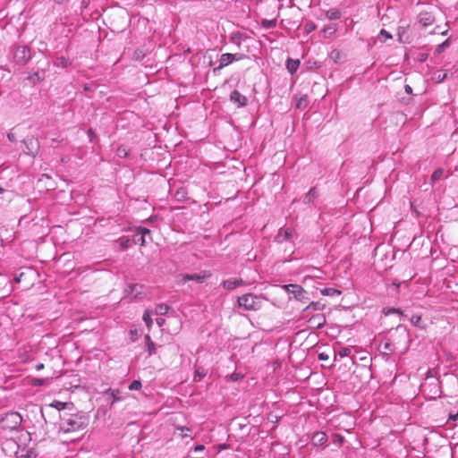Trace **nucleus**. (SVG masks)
Listing matches in <instances>:
<instances>
[{
  "instance_id": "4be33fe9",
  "label": "nucleus",
  "mask_w": 458,
  "mask_h": 458,
  "mask_svg": "<svg viewBox=\"0 0 458 458\" xmlns=\"http://www.w3.org/2000/svg\"><path fill=\"white\" fill-rule=\"evenodd\" d=\"M320 293L323 295H327V296H332L334 294H337V295L341 294V291L334 289V288H325V289L320 290Z\"/></svg>"
},
{
  "instance_id": "f704fd0d",
  "label": "nucleus",
  "mask_w": 458,
  "mask_h": 458,
  "mask_svg": "<svg viewBox=\"0 0 458 458\" xmlns=\"http://www.w3.org/2000/svg\"><path fill=\"white\" fill-rule=\"evenodd\" d=\"M384 313L386 315H389L390 313H397V314H400V315H403V311L398 310V309H389L387 310H384Z\"/></svg>"
},
{
  "instance_id": "13d9d810",
  "label": "nucleus",
  "mask_w": 458,
  "mask_h": 458,
  "mask_svg": "<svg viewBox=\"0 0 458 458\" xmlns=\"http://www.w3.org/2000/svg\"><path fill=\"white\" fill-rule=\"evenodd\" d=\"M433 386H435V388H438V383H437V382H436V381H435V382L433 383Z\"/></svg>"
},
{
  "instance_id": "49530a36",
  "label": "nucleus",
  "mask_w": 458,
  "mask_h": 458,
  "mask_svg": "<svg viewBox=\"0 0 458 458\" xmlns=\"http://www.w3.org/2000/svg\"><path fill=\"white\" fill-rule=\"evenodd\" d=\"M19 52H21V53L23 55V57H25V53H26V48H25V47H19V48L17 49V53H16V55H17Z\"/></svg>"
},
{
  "instance_id": "de8ad7c7",
  "label": "nucleus",
  "mask_w": 458,
  "mask_h": 458,
  "mask_svg": "<svg viewBox=\"0 0 458 458\" xmlns=\"http://www.w3.org/2000/svg\"><path fill=\"white\" fill-rule=\"evenodd\" d=\"M318 358H319V360H327L328 356H327L326 353L322 352V353H320V354L318 355Z\"/></svg>"
},
{
  "instance_id": "20e7f679",
  "label": "nucleus",
  "mask_w": 458,
  "mask_h": 458,
  "mask_svg": "<svg viewBox=\"0 0 458 458\" xmlns=\"http://www.w3.org/2000/svg\"><path fill=\"white\" fill-rule=\"evenodd\" d=\"M23 144L25 145L26 149L24 150L26 154L36 156L38 152L39 144L38 140L33 136H28L23 140Z\"/></svg>"
},
{
  "instance_id": "f03ea898",
  "label": "nucleus",
  "mask_w": 458,
  "mask_h": 458,
  "mask_svg": "<svg viewBox=\"0 0 458 458\" xmlns=\"http://www.w3.org/2000/svg\"><path fill=\"white\" fill-rule=\"evenodd\" d=\"M238 305L246 310H257L260 307L259 298L252 293H246L238 298Z\"/></svg>"
},
{
  "instance_id": "680f3d73",
  "label": "nucleus",
  "mask_w": 458,
  "mask_h": 458,
  "mask_svg": "<svg viewBox=\"0 0 458 458\" xmlns=\"http://www.w3.org/2000/svg\"><path fill=\"white\" fill-rule=\"evenodd\" d=\"M89 134L92 135V131L91 130L89 131Z\"/></svg>"
},
{
  "instance_id": "1a4fd4ad",
  "label": "nucleus",
  "mask_w": 458,
  "mask_h": 458,
  "mask_svg": "<svg viewBox=\"0 0 458 458\" xmlns=\"http://www.w3.org/2000/svg\"><path fill=\"white\" fill-rule=\"evenodd\" d=\"M223 286L226 290H233L239 286L244 284V281L242 279H228L223 282Z\"/></svg>"
},
{
  "instance_id": "39448f33",
  "label": "nucleus",
  "mask_w": 458,
  "mask_h": 458,
  "mask_svg": "<svg viewBox=\"0 0 458 458\" xmlns=\"http://www.w3.org/2000/svg\"><path fill=\"white\" fill-rule=\"evenodd\" d=\"M210 276V274L207 272H203L202 274H186L182 276V283H186L187 281L192 280L197 283H203L205 279Z\"/></svg>"
},
{
  "instance_id": "473e14b6",
  "label": "nucleus",
  "mask_w": 458,
  "mask_h": 458,
  "mask_svg": "<svg viewBox=\"0 0 458 458\" xmlns=\"http://www.w3.org/2000/svg\"><path fill=\"white\" fill-rule=\"evenodd\" d=\"M136 233H137V234H141V235L146 236L147 234H148L150 233V231L145 227H138L136 229Z\"/></svg>"
},
{
  "instance_id": "ea45409f",
  "label": "nucleus",
  "mask_w": 458,
  "mask_h": 458,
  "mask_svg": "<svg viewBox=\"0 0 458 458\" xmlns=\"http://www.w3.org/2000/svg\"><path fill=\"white\" fill-rule=\"evenodd\" d=\"M293 231L290 228H287L285 231H284V235H285V238L286 239H289L292 235H293Z\"/></svg>"
},
{
  "instance_id": "a211bd4d",
  "label": "nucleus",
  "mask_w": 458,
  "mask_h": 458,
  "mask_svg": "<svg viewBox=\"0 0 458 458\" xmlns=\"http://www.w3.org/2000/svg\"><path fill=\"white\" fill-rule=\"evenodd\" d=\"M336 30L335 25H329L323 29L322 33L325 38H329L335 33Z\"/></svg>"
},
{
  "instance_id": "2eb2a0df",
  "label": "nucleus",
  "mask_w": 458,
  "mask_h": 458,
  "mask_svg": "<svg viewBox=\"0 0 458 458\" xmlns=\"http://www.w3.org/2000/svg\"><path fill=\"white\" fill-rule=\"evenodd\" d=\"M325 307H326V305L321 304L319 301H312L303 310V312H306L310 310H323L325 309Z\"/></svg>"
},
{
  "instance_id": "ddd939ff",
  "label": "nucleus",
  "mask_w": 458,
  "mask_h": 458,
  "mask_svg": "<svg viewBox=\"0 0 458 458\" xmlns=\"http://www.w3.org/2000/svg\"><path fill=\"white\" fill-rule=\"evenodd\" d=\"M4 420H10L11 422H13V428L19 426L21 423V420H22L21 416L19 413H17V412L8 413L5 416Z\"/></svg>"
},
{
  "instance_id": "79ce46f5",
  "label": "nucleus",
  "mask_w": 458,
  "mask_h": 458,
  "mask_svg": "<svg viewBox=\"0 0 458 458\" xmlns=\"http://www.w3.org/2000/svg\"><path fill=\"white\" fill-rule=\"evenodd\" d=\"M7 137H8L9 140L12 141V142L16 140V135L13 132H9L7 134Z\"/></svg>"
},
{
  "instance_id": "6e6d98bb",
  "label": "nucleus",
  "mask_w": 458,
  "mask_h": 458,
  "mask_svg": "<svg viewBox=\"0 0 458 458\" xmlns=\"http://www.w3.org/2000/svg\"><path fill=\"white\" fill-rule=\"evenodd\" d=\"M131 334L132 335H134L135 337H137V336H138V332H137V330H135V331H132V330H131Z\"/></svg>"
},
{
  "instance_id": "0eeeda50",
  "label": "nucleus",
  "mask_w": 458,
  "mask_h": 458,
  "mask_svg": "<svg viewBox=\"0 0 458 458\" xmlns=\"http://www.w3.org/2000/svg\"><path fill=\"white\" fill-rule=\"evenodd\" d=\"M310 327L321 328L326 324V317L324 314H316L308 321Z\"/></svg>"
},
{
  "instance_id": "37998d69",
  "label": "nucleus",
  "mask_w": 458,
  "mask_h": 458,
  "mask_svg": "<svg viewBox=\"0 0 458 458\" xmlns=\"http://www.w3.org/2000/svg\"><path fill=\"white\" fill-rule=\"evenodd\" d=\"M116 394H119L118 390H113L112 395L114 396V402L119 401V397H117Z\"/></svg>"
},
{
  "instance_id": "c756f323",
  "label": "nucleus",
  "mask_w": 458,
  "mask_h": 458,
  "mask_svg": "<svg viewBox=\"0 0 458 458\" xmlns=\"http://www.w3.org/2000/svg\"><path fill=\"white\" fill-rule=\"evenodd\" d=\"M338 354L339 356L341 357H347L351 354V349L348 348V347H344V348H342L339 352H338Z\"/></svg>"
},
{
  "instance_id": "c03bdc74",
  "label": "nucleus",
  "mask_w": 458,
  "mask_h": 458,
  "mask_svg": "<svg viewBox=\"0 0 458 458\" xmlns=\"http://www.w3.org/2000/svg\"><path fill=\"white\" fill-rule=\"evenodd\" d=\"M449 419L455 421L458 419V411L455 414H449Z\"/></svg>"
},
{
  "instance_id": "052dcab7",
  "label": "nucleus",
  "mask_w": 458,
  "mask_h": 458,
  "mask_svg": "<svg viewBox=\"0 0 458 458\" xmlns=\"http://www.w3.org/2000/svg\"><path fill=\"white\" fill-rule=\"evenodd\" d=\"M425 385L422 386V391L424 392L425 391Z\"/></svg>"
},
{
  "instance_id": "5701e85b",
  "label": "nucleus",
  "mask_w": 458,
  "mask_h": 458,
  "mask_svg": "<svg viewBox=\"0 0 458 458\" xmlns=\"http://www.w3.org/2000/svg\"><path fill=\"white\" fill-rule=\"evenodd\" d=\"M143 320L146 323V326L148 327V328L150 329L153 325V320L150 317V313H149L148 310H145V312L143 314Z\"/></svg>"
},
{
  "instance_id": "9b49d317",
  "label": "nucleus",
  "mask_w": 458,
  "mask_h": 458,
  "mask_svg": "<svg viewBox=\"0 0 458 458\" xmlns=\"http://www.w3.org/2000/svg\"><path fill=\"white\" fill-rule=\"evenodd\" d=\"M242 59V57H239V58H236L234 55L233 54H223L221 55V58H220V64H219V67L218 68H223L226 65H228L229 64L233 63V61L235 60H240Z\"/></svg>"
},
{
  "instance_id": "6ab92c4d",
  "label": "nucleus",
  "mask_w": 458,
  "mask_h": 458,
  "mask_svg": "<svg viewBox=\"0 0 458 458\" xmlns=\"http://www.w3.org/2000/svg\"><path fill=\"white\" fill-rule=\"evenodd\" d=\"M326 15L329 20H337L341 17L340 12L336 9L328 10Z\"/></svg>"
},
{
  "instance_id": "393cba45",
  "label": "nucleus",
  "mask_w": 458,
  "mask_h": 458,
  "mask_svg": "<svg viewBox=\"0 0 458 458\" xmlns=\"http://www.w3.org/2000/svg\"><path fill=\"white\" fill-rule=\"evenodd\" d=\"M317 198V191L316 190L313 188L311 190H310V191L306 194L305 196V201L306 202H311L314 200V199Z\"/></svg>"
},
{
  "instance_id": "4d7b16f0",
  "label": "nucleus",
  "mask_w": 458,
  "mask_h": 458,
  "mask_svg": "<svg viewBox=\"0 0 458 458\" xmlns=\"http://www.w3.org/2000/svg\"><path fill=\"white\" fill-rule=\"evenodd\" d=\"M43 178L50 179V177L48 175L43 174L42 178L39 180V182H41L43 180Z\"/></svg>"
},
{
  "instance_id": "a19ab883",
  "label": "nucleus",
  "mask_w": 458,
  "mask_h": 458,
  "mask_svg": "<svg viewBox=\"0 0 458 458\" xmlns=\"http://www.w3.org/2000/svg\"><path fill=\"white\" fill-rule=\"evenodd\" d=\"M230 378H231L233 381H237L238 379L242 378V377H241V375H240V374L233 373V374L230 376Z\"/></svg>"
},
{
  "instance_id": "a18cd8bd",
  "label": "nucleus",
  "mask_w": 458,
  "mask_h": 458,
  "mask_svg": "<svg viewBox=\"0 0 458 458\" xmlns=\"http://www.w3.org/2000/svg\"><path fill=\"white\" fill-rule=\"evenodd\" d=\"M146 236L144 235H141L139 242L140 243L141 246H144L146 244V239H145Z\"/></svg>"
},
{
  "instance_id": "f8f14e48",
  "label": "nucleus",
  "mask_w": 458,
  "mask_h": 458,
  "mask_svg": "<svg viewBox=\"0 0 458 458\" xmlns=\"http://www.w3.org/2000/svg\"><path fill=\"white\" fill-rule=\"evenodd\" d=\"M50 406L55 408L58 411L65 409L71 410L73 408V403L70 402L64 403L60 401H54L53 403H50Z\"/></svg>"
},
{
  "instance_id": "a878e982",
  "label": "nucleus",
  "mask_w": 458,
  "mask_h": 458,
  "mask_svg": "<svg viewBox=\"0 0 458 458\" xmlns=\"http://www.w3.org/2000/svg\"><path fill=\"white\" fill-rule=\"evenodd\" d=\"M261 24L264 28H267V29L274 28L276 25V20H263Z\"/></svg>"
},
{
  "instance_id": "bf43d9fd",
  "label": "nucleus",
  "mask_w": 458,
  "mask_h": 458,
  "mask_svg": "<svg viewBox=\"0 0 458 458\" xmlns=\"http://www.w3.org/2000/svg\"><path fill=\"white\" fill-rule=\"evenodd\" d=\"M4 189L0 186V193L4 192Z\"/></svg>"
},
{
  "instance_id": "7ed1b4c3",
  "label": "nucleus",
  "mask_w": 458,
  "mask_h": 458,
  "mask_svg": "<svg viewBox=\"0 0 458 458\" xmlns=\"http://www.w3.org/2000/svg\"><path fill=\"white\" fill-rule=\"evenodd\" d=\"M283 288L290 293H293L294 298L297 300V301H305L308 300V298L306 297V291L300 285H297V284H284L283 285Z\"/></svg>"
},
{
  "instance_id": "e2e57ef3",
  "label": "nucleus",
  "mask_w": 458,
  "mask_h": 458,
  "mask_svg": "<svg viewBox=\"0 0 458 458\" xmlns=\"http://www.w3.org/2000/svg\"><path fill=\"white\" fill-rule=\"evenodd\" d=\"M338 441H343V437H340V438H338Z\"/></svg>"
},
{
  "instance_id": "5fc2aeb1",
  "label": "nucleus",
  "mask_w": 458,
  "mask_h": 458,
  "mask_svg": "<svg viewBox=\"0 0 458 458\" xmlns=\"http://www.w3.org/2000/svg\"><path fill=\"white\" fill-rule=\"evenodd\" d=\"M405 90H406V92L410 93V92H411V88L409 85H407L405 87Z\"/></svg>"
},
{
  "instance_id": "cd10ccee",
  "label": "nucleus",
  "mask_w": 458,
  "mask_h": 458,
  "mask_svg": "<svg viewBox=\"0 0 458 458\" xmlns=\"http://www.w3.org/2000/svg\"><path fill=\"white\" fill-rule=\"evenodd\" d=\"M142 385H141V382L140 380H134L131 383V385L129 386V389L130 390H140L141 388Z\"/></svg>"
},
{
  "instance_id": "7c9ffc66",
  "label": "nucleus",
  "mask_w": 458,
  "mask_h": 458,
  "mask_svg": "<svg viewBox=\"0 0 458 458\" xmlns=\"http://www.w3.org/2000/svg\"><path fill=\"white\" fill-rule=\"evenodd\" d=\"M131 246V242L129 239H122L120 241V247L122 250H125Z\"/></svg>"
},
{
  "instance_id": "f257e3e1",
  "label": "nucleus",
  "mask_w": 458,
  "mask_h": 458,
  "mask_svg": "<svg viewBox=\"0 0 458 458\" xmlns=\"http://www.w3.org/2000/svg\"><path fill=\"white\" fill-rule=\"evenodd\" d=\"M89 418L80 413H65L61 418L60 430L65 434L80 433L85 430Z\"/></svg>"
},
{
  "instance_id": "f3484780",
  "label": "nucleus",
  "mask_w": 458,
  "mask_h": 458,
  "mask_svg": "<svg viewBox=\"0 0 458 458\" xmlns=\"http://www.w3.org/2000/svg\"><path fill=\"white\" fill-rule=\"evenodd\" d=\"M207 375V370L202 367H197L194 372V381H200Z\"/></svg>"
},
{
  "instance_id": "72a5a7b5",
  "label": "nucleus",
  "mask_w": 458,
  "mask_h": 458,
  "mask_svg": "<svg viewBox=\"0 0 458 458\" xmlns=\"http://www.w3.org/2000/svg\"><path fill=\"white\" fill-rule=\"evenodd\" d=\"M411 321L414 326H419L421 321V316L414 315L411 317Z\"/></svg>"
},
{
  "instance_id": "6e6552de",
  "label": "nucleus",
  "mask_w": 458,
  "mask_h": 458,
  "mask_svg": "<svg viewBox=\"0 0 458 458\" xmlns=\"http://www.w3.org/2000/svg\"><path fill=\"white\" fill-rule=\"evenodd\" d=\"M434 21V15L429 12H421L419 15V22L422 27L431 25Z\"/></svg>"
},
{
  "instance_id": "2f4dec72",
  "label": "nucleus",
  "mask_w": 458,
  "mask_h": 458,
  "mask_svg": "<svg viewBox=\"0 0 458 458\" xmlns=\"http://www.w3.org/2000/svg\"><path fill=\"white\" fill-rule=\"evenodd\" d=\"M304 29L307 33H310L316 30V25L313 22H309L305 24Z\"/></svg>"
},
{
  "instance_id": "c9c22d12",
  "label": "nucleus",
  "mask_w": 458,
  "mask_h": 458,
  "mask_svg": "<svg viewBox=\"0 0 458 458\" xmlns=\"http://www.w3.org/2000/svg\"><path fill=\"white\" fill-rule=\"evenodd\" d=\"M177 429L182 431V434L180 435L181 437H185L189 436L186 432H184V431H187V432L190 431L189 428L178 427Z\"/></svg>"
},
{
  "instance_id": "3c124183",
  "label": "nucleus",
  "mask_w": 458,
  "mask_h": 458,
  "mask_svg": "<svg viewBox=\"0 0 458 458\" xmlns=\"http://www.w3.org/2000/svg\"><path fill=\"white\" fill-rule=\"evenodd\" d=\"M36 369H37V370L43 369H44V364H43V363L38 364V365L36 366Z\"/></svg>"
},
{
  "instance_id": "4468645a",
  "label": "nucleus",
  "mask_w": 458,
  "mask_h": 458,
  "mask_svg": "<svg viewBox=\"0 0 458 458\" xmlns=\"http://www.w3.org/2000/svg\"><path fill=\"white\" fill-rule=\"evenodd\" d=\"M300 66L299 60L288 59L286 63L287 70L293 74L294 73Z\"/></svg>"
},
{
  "instance_id": "58836bf2",
  "label": "nucleus",
  "mask_w": 458,
  "mask_h": 458,
  "mask_svg": "<svg viewBox=\"0 0 458 458\" xmlns=\"http://www.w3.org/2000/svg\"><path fill=\"white\" fill-rule=\"evenodd\" d=\"M380 34H381L382 36H384L386 39H387V38H392L391 34H390L389 32H387L386 30H382L380 31Z\"/></svg>"
},
{
  "instance_id": "0e129e2a",
  "label": "nucleus",
  "mask_w": 458,
  "mask_h": 458,
  "mask_svg": "<svg viewBox=\"0 0 458 458\" xmlns=\"http://www.w3.org/2000/svg\"><path fill=\"white\" fill-rule=\"evenodd\" d=\"M338 441H343V437H340V438H338Z\"/></svg>"
},
{
  "instance_id": "b1692460",
  "label": "nucleus",
  "mask_w": 458,
  "mask_h": 458,
  "mask_svg": "<svg viewBox=\"0 0 458 458\" xmlns=\"http://www.w3.org/2000/svg\"><path fill=\"white\" fill-rule=\"evenodd\" d=\"M169 310V307L166 305V304H158L157 307H156V312L157 314H161V315H165L168 312Z\"/></svg>"
},
{
  "instance_id": "09e8293b",
  "label": "nucleus",
  "mask_w": 458,
  "mask_h": 458,
  "mask_svg": "<svg viewBox=\"0 0 458 458\" xmlns=\"http://www.w3.org/2000/svg\"><path fill=\"white\" fill-rule=\"evenodd\" d=\"M157 323L159 327H162L165 324L164 318H157Z\"/></svg>"
},
{
  "instance_id": "412c9836",
  "label": "nucleus",
  "mask_w": 458,
  "mask_h": 458,
  "mask_svg": "<svg viewBox=\"0 0 458 458\" xmlns=\"http://www.w3.org/2000/svg\"><path fill=\"white\" fill-rule=\"evenodd\" d=\"M131 293H134V297L137 298L139 295L142 293L143 285L141 284H132L130 286Z\"/></svg>"
},
{
  "instance_id": "603ef678",
  "label": "nucleus",
  "mask_w": 458,
  "mask_h": 458,
  "mask_svg": "<svg viewBox=\"0 0 458 458\" xmlns=\"http://www.w3.org/2000/svg\"><path fill=\"white\" fill-rule=\"evenodd\" d=\"M145 339H146V341H147V344H148L150 342H152V340H151V338H150V336H149L148 335H147L145 336Z\"/></svg>"
},
{
  "instance_id": "dca6fc26",
  "label": "nucleus",
  "mask_w": 458,
  "mask_h": 458,
  "mask_svg": "<svg viewBox=\"0 0 458 458\" xmlns=\"http://www.w3.org/2000/svg\"><path fill=\"white\" fill-rule=\"evenodd\" d=\"M408 28L400 27L398 29V38L400 42L407 43L410 42V37L406 35Z\"/></svg>"
},
{
  "instance_id": "864d4df0",
  "label": "nucleus",
  "mask_w": 458,
  "mask_h": 458,
  "mask_svg": "<svg viewBox=\"0 0 458 458\" xmlns=\"http://www.w3.org/2000/svg\"><path fill=\"white\" fill-rule=\"evenodd\" d=\"M385 350H386V351H392V350L390 349V344L386 343V344H385Z\"/></svg>"
},
{
  "instance_id": "c85d7f7f",
  "label": "nucleus",
  "mask_w": 458,
  "mask_h": 458,
  "mask_svg": "<svg viewBox=\"0 0 458 458\" xmlns=\"http://www.w3.org/2000/svg\"><path fill=\"white\" fill-rule=\"evenodd\" d=\"M307 105H308V98H307V97H304V98H301L298 100V102H297V104H296V106H297L298 108H304V107H306V106H307Z\"/></svg>"
},
{
  "instance_id": "aec40b11",
  "label": "nucleus",
  "mask_w": 458,
  "mask_h": 458,
  "mask_svg": "<svg viewBox=\"0 0 458 458\" xmlns=\"http://www.w3.org/2000/svg\"><path fill=\"white\" fill-rule=\"evenodd\" d=\"M444 176V169L437 168L434 171V173L431 175V182H435L438 180H440Z\"/></svg>"
},
{
  "instance_id": "e433bc0d",
  "label": "nucleus",
  "mask_w": 458,
  "mask_h": 458,
  "mask_svg": "<svg viewBox=\"0 0 458 458\" xmlns=\"http://www.w3.org/2000/svg\"><path fill=\"white\" fill-rule=\"evenodd\" d=\"M25 276V273L21 272L18 276L14 277V281L19 284L23 281V277Z\"/></svg>"
},
{
  "instance_id": "bb28decb",
  "label": "nucleus",
  "mask_w": 458,
  "mask_h": 458,
  "mask_svg": "<svg viewBox=\"0 0 458 458\" xmlns=\"http://www.w3.org/2000/svg\"><path fill=\"white\" fill-rule=\"evenodd\" d=\"M116 152L120 157H126L129 155V150L124 146H120Z\"/></svg>"
},
{
  "instance_id": "9d476101",
  "label": "nucleus",
  "mask_w": 458,
  "mask_h": 458,
  "mask_svg": "<svg viewBox=\"0 0 458 458\" xmlns=\"http://www.w3.org/2000/svg\"><path fill=\"white\" fill-rule=\"evenodd\" d=\"M327 441V436L325 432L318 431L313 434L312 443L314 445H322Z\"/></svg>"
},
{
  "instance_id": "8fccbe9b",
  "label": "nucleus",
  "mask_w": 458,
  "mask_h": 458,
  "mask_svg": "<svg viewBox=\"0 0 458 458\" xmlns=\"http://www.w3.org/2000/svg\"><path fill=\"white\" fill-rule=\"evenodd\" d=\"M203 450H204V445H197L195 447V451H203Z\"/></svg>"
},
{
  "instance_id": "4c0bfd02",
  "label": "nucleus",
  "mask_w": 458,
  "mask_h": 458,
  "mask_svg": "<svg viewBox=\"0 0 458 458\" xmlns=\"http://www.w3.org/2000/svg\"><path fill=\"white\" fill-rule=\"evenodd\" d=\"M149 355L153 354L156 351L155 344L153 342H150L148 345Z\"/></svg>"
},
{
  "instance_id": "423d86ee",
  "label": "nucleus",
  "mask_w": 458,
  "mask_h": 458,
  "mask_svg": "<svg viewBox=\"0 0 458 458\" xmlns=\"http://www.w3.org/2000/svg\"><path fill=\"white\" fill-rule=\"evenodd\" d=\"M230 99L238 107H242L247 105L248 99L245 96L240 93L238 90H233L230 95Z\"/></svg>"
}]
</instances>
